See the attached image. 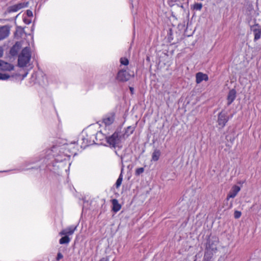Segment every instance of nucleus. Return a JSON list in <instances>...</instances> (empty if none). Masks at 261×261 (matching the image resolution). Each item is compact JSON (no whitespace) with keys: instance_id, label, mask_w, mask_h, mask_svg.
<instances>
[{"instance_id":"nucleus-1","label":"nucleus","mask_w":261,"mask_h":261,"mask_svg":"<svg viewBox=\"0 0 261 261\" xmlns=\"http://www.w3.org/2000/svg\"><path fill=\"white\" fill-rule=\"evenodd\" d=\"M69 144H64L62 146H54L51 149H47L43 154H46L41 159L38 161L42 160V163L46 164L48 168L51 170L50 166H55V163H59L68 160L70 155L64 153L62 151L63 150H68L70 152L75 154L74 149L71 146H68Z\"/></svg>"},{"instance_id":"nucleus-2","label":"nucleus","mask_w":261,"mask_h":261,"mask_svg":"<svg viewBox=\"0 0 261 261\" xmlns=\"http://www.w3.org/2000/svg\"><path fill=\"white\" fill-rule=\"evenodd\" d=\"M92 133L93 131L90 127L83 130L79 135L78 139L71 142L68 146H71L74 149L77 147L78 145H80L82 148H85L95 143V139H94V135Z\"/></svg>"},{"instance_id":"nucleus-3","label":"nucleus","mask_w":261,"mask_h":261,"mask_svg":"<svg viewBox=\"0 0 261 261\" xmlns=\"http://www.w3.org/2000/svg\"><path fill=\"white\" fill-rule=\"evenodd\" d=\"M31 58L30 48L26 47L24 48L18 56V65L19 67H23L29 63Z\"/></svg>"},{"instance_id":"nucleus-4","label":"nucleus","mask_w":261,"mask_h":261,"mask_svg":"<svg viewBox=\"0 0 261 261\" xmlns=\"http://www.w3.org/2000/svg\"><path fill=\"white\" fill-rule=\"evenodd\" d=\"M218 242L219 240L216 237H211L208 238L206 246V256H207L208 255H214L216 253Z\"/></svg>"},{"instance_id":"nucleus-5","label":"nucleus","mask_w":261,"mask_h":261,"mask_svg":"<svg viewBox=\"0 0 261 261\" xmlns=\"http://www.w3.org/2000/svg\"><path fill=\"white\" fill-rule=\"evenodd\" d=\"M107 142L111 147L119 146L121 141V135L119 132H115L112 136L106 138Z\"/></svg>"},{"instance_id":"nucleus-6","label":"nucleus","mask_w":261,"mask_h":261,"mask_svg":"<svg viewBox=\"0 0 261 261\" xmlns=\"http://www.w3.org/2000/svg\"><path fill=\"white\" fill-rule=\"evenodd\" d=\"M132 76H134V74L132 75L125 69H120L118 72L116 79L119 82H124L129 80Z\"/></svg>"},{"instance_id":"nucleus-7","label":"nucleus","mask_w":261,"mask_h":261,"mask_svg":"<svg viewBox=\"0 0 261 261\" xmlns=\"http://www.w3.org/2000/svg\"><path fill=\"white\" fill-rule=\"evenodd\" d=\"M28 2H21L15 5H14L9 8V11L10 12H15L19 11L22 8L27 7L28 6Z\"/></svg>"},{"instance_id":"nucleus-8","label":"nucleus","mask_w":261,"mask_h":261,"mask_svg":"<svg viewBox=\"0 0 261 261\" xmlns=\"http://www.w3.org/2000/svg\"><path fill=\"white\" fill-rule=\"evenodd\" d=\"M228 120V118L226 113L223 112L219 113L218 115V123L220 127H223Z\"/></svg>"},{"instance_id":"nucleus-9","label":"nucleus","mask_w":261,"mask_h":261,"mask_svg":"<svg viewBox=\"0 0 261 261\" xmlns=\"http://www.w3.org/2000/svg\"><path fill=\"white\" fill-rule=\"evenodd\" d=\"M10 34V28L7 25L0 27V41L8 37Z\"/></svg>"},{"instance_id":"nucleus-10","label":"nucleus","mask_w":261,"mask_h":261,"mask_svg":"<svg viewBox=\"0 0 261 261\" xmlns=\"http://www.w3.org/2000/svg\"><path fill=\"white\" fill-rule=\"evenodd\" d=\"M13 65L8 62L0 60V70L2 71H11L13 70Z\"/></svg>"},{"instance_id":"nucleus-11","label":"nucleus","mask_w":261,"mask_h":261,"mask_svg":"<svg viewBox=\"0 0 261 261\" xmlns=\"http://www.w3.org/2000/svg\"><path fill=\"white\" fill-rule=\"evenodd\" d=\"M76 229V226H71L66 229H63L59 232V234L60 236H69L72 235L75 229Z\"/></svg>"},{"instance_id":"nucleus-12","label":"nucleus","mask_w":261,"mask_h":261,"mask_svg":"<svg viewBox=\"0 0 261 261\" xmlns=\"http://www.w3.org/2000/svg\"><path fill=\"white\" fill-rule=\"evenodd\" d=\"M240 190V187L236 185L233 186L227 196V200H228L229 198L235 197Z\"/></svg>"},{"instance_id":"nucleus-13","label":"nucleus","mask_w":261,"mask_h":261,"mask_svg":"<svg viewBox=\"0 0 261 261\" xmlns=\"http://www.w3.org/2000/svg\"><path fill=\"white\" fill-rule=\"evenodd\" d=\"M236 91L232 89L230 90L227 95V105H230L236 99Z\"/></svg>"},{"instance_id":"nucleus-14","label":"nucleus","mask_w":261,"mask_h":261,"mask_svg":"<svg viewBox=\"0 0 261 261\" xmlns=\"http://www.w3.org/2000/svg\"><path fill=\"white\" fill-rule=\"evenodd\" d=\"M114 121V115L113 114L108 115L106 116L102 120V122L105 124V125L107 126H109L112 124Z\"/></svg>"},{"instance_id":"nucleus-15","label":"nucleus","mask_w":261,"mask_h":261,"mask_svg":"<svg viewBox=\"0 0 261 261\" xmlns=\"http://www.w3.org/2000/svg\"><path fill=\"white\" fill-rule=\"evenodd\" d=\"M252 31L254 35V41L260 39L261 37V28L259 25H255L252 28Z\"/></svg>"},{"instance_id":"nucleus-16","label":"nucleus","mask_w":261,"mask_h":261,"mask_svg":"<svg viewBox=\"0 0 261 261\" xmlns=\"http://www.w3.org/2000/svg\"><path fill=\"white\" fill-rule=\"evenodd\" d=\"M208 80V76L206 74L202 72L197 73V84L202 82L203 81H207Z\"/></svg>"},{"instance_id":"nucleus-17","label":"nucleus","mask_w":261,"mask_h":261,"mask_svg":"<svg viewBox=\"0 0 261 261\" xmlns=\"http://www.w3.org/2000/svg\"><path fill=\"white\" fill-rule=\"evenodd\" d=\"M113 211L115 212H118L121 208V205L119 204L117 199H114L112 200Z\"/></svg>"},{"instance_id":"nucleus-18","label":"nucleus","mask_w":261,"mask_h":261,"mask_svg":"<svg viewBox=\"0 0 261 261\" xmlns=\"http://www.w3.org/2000/svg\"><path fill=\"white\" fill-rule=\"evenodd\" d=\"M161 155V152L158 149H155L152 154V161H157Z\"/></svg>"},{"instance_id":"nucleus-19","label":"nucleus","mask_w":261,"mask_h":261,"mask_svg":"<svg viewBox=\"0 0 261 261\" xmlns=\"http://www.w3.org/2000/svg\"><path fill=\"white\" fill-rule=\"evenodd\" d=\"M94 135V139H95L96 141L98 140H101L104 138H106L107 137H106L101 132H98L95 134H93Z\"/></svg>"},{"instance_id":"nucleus-20","label":"nucleus","mask_w":261,"mask_h":261,"mask_svg":"<svg viewBox=\"0 0 261 261\" xmlns=\"http://www.w3.org/2000/svg\"><path fill=\"white\" fill-rule=\"evenodd\" d=\"M71 239L67 236H64L59 240L60 244H68L70 242Z\"/></svg>"},{"instance_id":"nucleus-21","label":"nucleus","mask_w":261,"mask_h":261,"mask_svg":"<svg viewBox=\"0 0 261 261\" xmlns=\"http://www.w3.org/2000/svg\"><path fill=\"white\" fill-rule=\"evenodd\" d=\"M123 170V169L122 168L121 173L120 174L119 177L118 178V179L116 182L115 186H116V188H119L122 184V179H123V175H122Z\"/></svg>"},{"instance_id":"nucleus-22","label":"nucleus","mask_w":261,"mask_h":261,"mask_svg":"<svg viewBox=\"0 0 261 261\" xmlns=\"http://www.w3.org/2000/svg\"><path fill=\"white\" fill-rule=\"evenodd\" d=\"M184 0H168L167 1V2H168V5L172 7V6H173L174 5H175L176 4H177L178 3H181V2L182 1H184Z\"/></svg>"},{"instance_id":"nucleus-23","label":"nucleus","mask_w":261,"mask_h":261,"mask_svg":"<svg viewBox=\"0 0 261 261\" xmlns=\"http://www.w3.org/2000/svg\"><path fill=\"white\" fill-rule=\"evenodd\" d=\"M120 62L121 65L126 66L128 64L129 61L126 58H121L120 59Z\"/></svg>"},{"instance_id":"nucleus-24","label":"nucleus","mask_w":261,"mask_h":261,"mask_svg":"<svg viewBox=\"0 0 261 261\" xmlns=\"http://www.w3.org/2000/svg\"><path fill=\"white\" fill-rule=\"evenodd\" d=\"M10 76L7 73H0V80H7Z\"/></svg>"},{"instance_id":"nucleus-25","label":"nucleus","mask_w":261,"mask_h":261,"mask_svg":"<svg viewBox=\"0 0 261 261\" xmlns=\"http://www.w3.org/2000/svg\"><path fill=\"white\" fill-rule=\"evenodd\" d=\"M134 131V127L130 126H128L127 127L125 133L128 136V135L133 134Z\"/></svg>"},{"instance_id":"nucleus-26","label":"nucleus","mask_w":261,"mask_h":261,"mask_svg":"<svg viewBox=\"0 0 261 261\" xmlns=\"http://www.w3.org/2000/svg\"><path fill=\"white\" fill-rule=\"evenodd\" d=\"M144 171V169L143 168L141 167V168H137L136 170V172H135V174L136 175H139L140 174H141V173H142Z\"/></svg>"},{"instance_id":"nucleus-27","label":"nucleus","mask_w":261,"mask_h":261,"mask_svg":"<svg viewBox=\"0 0 261 261\" xmlns=\"http://www.w3.org/2000/svg\"><path fill=\"white\" fill-rule=\"evenodd\" d=\"M206 256V253H205V255L204 256V261H213L212 258H213V255L211 254V255H208L207 256Z\"/></svg>"},{"instance_id":"nucleus-28","label":"nucleus","mask_w":261,"mask_h":261,"mask_svg":"<svg viewBox=\"0 0 261 261\" xmlns=\"http://www.w3.org/2000/svg\"><path fill=\"white\" fill-rule=\"evenodd\" d=\"M37 161H34V160H28L24 162V165L25 166H28V165H29L30 164H33L35 163Z\"/></svg>"},{"instance_id":"nucleus-29","label":"nucleus","mask_w":261,"mask_h":261,"mask_svg":"<svg viewBox=\"0 0 261 261\" xmlns=\"http://www.w3.org/2000/svg\"><path fill=\"white\" fill-rule=\"evenodd\" d=\"M241 216V212H239V211H235L234 213V217L236 219H238Z\"/></svg>"},{"instance_id":"nucleus-30","label":"nucleus","mask_w":261,"mask_h":261,"mask_svg":"<svg viewBox=\"0 0 261 261\" xmlns=\"http://www.w3.org/2000/svg\"><path fill=\"white\" fill-rule=\"evenodd\" d=\"M26 14L29 17H32L33 16V12L30 10H28L27 11Z\"/></svg>"},{"instance_id":"nucleus-31","label":"nucleus","mask_w":261,"mask_h":261,"mask_svg":"<svg viewBox=\"0 0 261 261\" xmlns=\"http://www.w3.org/2000/svg\"><path fill=\"white\" fill-rule=\"evenodd\" d=\"M23 21L25 23L29 24L31 23L32 20L30 18H27L24 17Z\"/></svg>"},{"instance_id":"nucleus-32","label":"nucleus","mask_w":261,"mask_h":261,"mask_svg":"<svg viewBox=\"0 0 261 261\" xmlns=\"http://www.w3.org/2000/svg\"><path fill=\"white\" fill-rule=\"evenodd\" d=\"M63 257V255L61 252H58L56 257L57 260H59Z\"/></svg>"},{"instance_id":"nucleus-33","label":"nucleus","mask_w":261,"mask_h":261,"mask_svg":"<svg viewBox=\"0 0 261 261\" xmlns=\"http://www.w3.org/2000/svg\"><path fill=\"white\" fill-rule=\"evenodd\" d=\"M202 7V4H197V10H200Z\"/></svg>"},{"instance_id":"nucleus-34","label":"nucleus","mask_w":261,"mask_h":261,"mask_svg":"<svg viewBox=\"0 0 261 261\" xmlns=\"http://www.w3.org/2000/svg\"><path fill=\"white\" fill-rule=\"evenodd\" d=\"M4 50L2 47L0 46V57H1L3 55Z\"/></svg>"},{"instance_id":"nucleus-35","label":"nucleus","mask_w":261,"mask_h":261,"mask_svg":"<svg viewBox=\"0 0 261 261\" xmlns=\"http://www.w3.org/2000/svg\"><path fill=\"white\" fill-rule=\"evenodd\" d=\"M99 261H109V258L108 257H103L101 258Z\"/></svg>"},{"instance_id":"nucleus-36","label":"nucleus","mask_w":261,"mask_h":261,"mask_svg":"<svg viewBox=\"0 0 261 261\" xmlns=\"http://www.w3.org/2000/svg\"><path fill=\"white\" fill-rule=\"evenodd\" d=\"M192 8H193V9H196V3H194V4L192 5Z\"/></svg>"},{"instance_id":"nucleus-37","label":"nucleus","mask_w":261,"mask_h":261,"mask_svg":"<svg viewBox=\"0 0 261 261\" xmlns=\"http://www.w3.org/2000/svg\"><path fill=\"white\" fill-rule=\"evenodd\" d=\"M129 89H130V91H131L132 92H133V90H134L133 88H132V87H130V88H129Z\"/></svg>"},{"instance_id":"nucleus-38","label":"nucleus","mask_w":261,"mask_h":261,"mask_svg":"<svg viewBox=\"0 0 261 261\" xmlns=\"http://www.w3.org/2000/svg\"><path fill=\"white\" fill-rule=\"evenodd\" d=\"M27 74H28V73H25V74H24V75L23 76V78H24L25 76H27Z\"/></svg>"},{"instance_id":"nucleus-39","label":"nucleus","mask_w":261,"mask_h":261,"mask_svg":"<svg viewBox=\"0 0 261 261\" xmlns=\"http://www.w3.org/2000/svg\"><path fill=\"white\" fill-rule=\"evenodd\" d=\"M194 261H196V259L194 260Z\"/></svg>"}]
</instances>
